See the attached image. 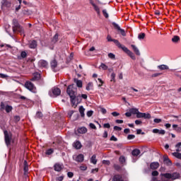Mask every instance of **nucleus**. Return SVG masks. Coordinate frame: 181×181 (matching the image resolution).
<instances>
[{
    "instance_id": "nucleus-1",
    "label": "nucleus",
    "mask_w": 181,
    "mask_h": 181,
    "mask_svg": "<svg viewBox=\"0 0 181 181\" xmlns=\"http://www.w3.org/2000/svg\"><path fill=\"white\" fill-rule=\"evenodd\" d=\"M66 93L71 99L73 98L75 95H77V86L74 84L69 85L67 87Z\"/></svg>"
},
{
    "instance_id": "nucleus-2",
    "label": "nucleus",
    "mask_w": 181,
    "mask_h": 181,
    "mask_svg": "<svg viewBox=\"0 0 181 181\" xmlns=\"http://www.w3.org/2000/svg\"><path fill=\"white\" fill-rule=\"evenodd\" d=\"M161 176L165 177V179H171V180H176V179L180 178V173L175 172L171 173H161Z\"/></svg>"
},
{
    "instance_id": "nucleus-3",
    "label": "nucleus",
    "mask_w": 181,
    "mask_h": 181,
    "mask_svg": "<svg viewBox=\"0 0 181 181\" xmlns=\"http://www.w3.org/2000/svg\"><path fill=\"white\" fill-rule=\"evenodd\" d=\"M13 33H16L17 32H20V33H22L23 32V28L22 26H21V24H19V22L16 19H13Z\"/></svg>"
},
{
    "instance_id": "nucleus-4",
    "label": "nucleus",
    "mask_w": 181,
    "mask_h": 181,
    "mask_svg": "<svg viewBox=\"0 0 181 181\" xmlns=\"http://www.w3.org/2000/svg\"><path fill=\"white\" fill-rule=\"evenodd\" d=\"M4 141L6 146H11V142H12V134L7 132V130L4 131Z\"/></svg>"
},
{
    "instance_id": "nucleus-5",
    "label": "nucleus",
    "mask_w": 181,
    "mask_h": 181,
    "mask_svg": "<svg viewBox=\"0 0 181 181\" xmlns=\"http://www.w3.org/2000/svg\"><path fill=\"white\" fill-rule=\"evenodd\" d=\"M119 49H122L124 53H126L132 60H136V57H135V54H134V52H132L131 50H129L127 47L124 45H121V47Z\"/></svg>"
},
{
    "instance_id": "nucleus-6",
    "label": "nucleus",
    "mask_w": 181,
    "mask_h": 181,
    "mask_svg": "<svg viewBox=\"0 0 181 181\" xmlns=\"http://www.w3.org/2000/svg\"><path fill=\"white\" fill-rule=\"evenodd\" d=\"M82 100L83 98H81V95H80L74 96L72 98H71L72 106L74 107L75 105V107H77V105L81 103Z\"/></svg>"
},
{
    "instance_id": "nucleus-7",
    "label": "nucleus",
    "mask_w": 181,
    "mask_h": 181,
    "mask_svg": "<svg viewBox=\"0 0 181 181\" xmlns=\"http://www.w3.org/2000/svg\"><path fill=\"white\" fill-rule=\"evenodd\" d=\"M61 93L62 90L60 88L54 87L49 92V95H50V97H57L58 95H60Z\"/></svg>"
},
{
    "instance_id": "nucleus-8",
    "label": "nucleus",
    "mask_w": 181,
    "mask_h": 181,
    "mask_svg": "<svg viewBox=\"0 0 181 181\" xmlns=\"http://www.w3.org/2000/svg\"><path fill=\"white\" fill-rule=\"evenodd\" d=\"M25 86L32 93H36V87H35V85L32 82L26 81L25 83Z\"/></svg>"
},
{
    "instance_id": "nucleus-9",
    "label": "nucleus",
    "mask_w": 181,
    "mask_h": 181,
    "mask_svg": "<svg viewBox=\"0 0 181 181\" xmlns=\"http://www.w3.org/2000/svg\"><path fill=\"white\" fill-rule=\"evenodd\" d=\"M112 26L117 30L118 32H120L122 36H127V33H125V30L122 29L121 27L117 23L113 22L112 23Z\"/></svg>"
},
{
    "instance_id": "nucleus-10",
    "label": "nucleus",
    "mask_w": 181,
    "mask_h": 181,
    "mask_svg": "<svg viewBox=\"0 0 181 181\" xmlns=\"http://www.w3.org/2000/svg\"><path fill=\"white\" fill-rule=\"evenodd\" d=\"M64 169V165L62 163H57L54 165V170L55 172H62Z\"/></svg>"
},
{
    "instance_id": "nucleus-11",
    "label": "nucleus",
    "mask_w": 181,
    "mask_h": 181,
    "mask_svg": "<svg viewBox=\"0 0 181 181\" xmlns=\"http://www.w3.org/2000/svg\"><path fill=\"white\" fill-rule=\"evenodd\" d=\"M89 1H90V5H92V6H93V9H94V11H95L98 16H100V15H101V11H100V7H98V6H97L93 0H89Z\"/></svg>"
},
{
    "instance_id": "nucleus-12",
    "label": "nucleus",
    "mask_w": 181,
    "mask_h": 181,
    "mask_svg": "<svg viewBox=\"0 0 181 181\" xmlns=\"http://www.w3.org/2000/svg\"><path fill=\"white\" fill-rule=\"evenodd\" d=\"M107 42H113L116 45V46H117V47H121L122 45L119 43V41H118V40L112 39L111 37V35H107Z\"/></svg>"
},
{
    "instance_id": "nucleus-13",
    "label": "nucleus",
    "mask_w": 181,
    "mask_h": 181,
    "mask_svg": "<svg viewBox=\"0 0 181 181\" xmlns=\"http://www.w3.org/2000/svg\"><path fill=\"white\" fill-rule=\"evenodd\" d=\"M28 47L30 49H36L37 47V41L35 40L30 41L28 44Z\"/></svg>"
},
{
    "instance_id": "nucleus-14",
    "label": "nucleus",
    "mask_w": 181,
    "mask_h": 181,
    "mask_svg": "<svg viewBox=\"0 0 181 181\" xmlns=\"http://www.w3.org/2000/svg\"><path fill=\"white\" fill-rule=\"evenodd\" d=\"M163 162L165 165H167L168 166H172V160H170V159H169V157H168V156L165 155L163 156Z\"/></svg>"
},
{
    "instance_id": "nucleus-15",
    "label": "nucleus",
    "mask_w": 181,
    "mask_h": 181,
    "mask_svg": "<svg viewBox=\"0 0 181 181\" xmlns=\"http://www.w3.org/2000/svg\"><path fill=\"white\" fill-rule=\"evenodd\" d=\"M159 166L160 164L158 162H152L151 163H150V169H151L152 170H156V169H158Z\"/></svg>"
},
{
    "instance_id": "nucleus-16",
    "label": "nucleus",
    "mask_w": 181,
    "mask_h": 181,
    "mask_svg": "<svg viewBox=\"0 0 181 181\" xmlns=\"http://www.w3.org/2000/svg\"><path fill=\"white\" fill-rule=\"evenodd\" d=\"M112 181H127V180H124L122 175L119 174H117L113 176Z\"/></svg>"
},
{
    "instance_id": "nucleus-17",
    "label": "nucleus",
    "mask_w": 181,
    "mask_h": 181,
    "mask_svg": "<svg viewBox=\"0 0 181 181\" xmlns=\"http://www.w3.org/2000/svg\"><path fill=\"white\" fill-rule=\"evenodd\" d=\"M40 80V74L35 72L33 74V78L30 79L31 81H39Z\"/></svg>"
},
{
    "instance_id": "nucleus-18",
    "label": "nucleus",
    "mask_w": 181,
    "mask_h": 181,
    "mask_svg": "<svg viewBox=\"0 0 181 181\" xmlns=\"http://www.w3.org/2000/svg\"><path fill=\"white\" fill-rule=\"evenodd\" d=\"M50 66H51L52 70H53V71H56V67H57V61L56 59H53L50 62Z\"/></svg>"
},
{
    "instance_id": "nucleus-19",
    "label": "nucleus",
    "mask_w": 181,
    "mask_h": 181,
    "mask_svg": "<svg viewBox=\"0 0 181 181\" xmlns=\"http://www.w3.org/2000/svg\"><path fill=\"white\" fill-rule=\"evenodd\" d=\"M23 170H24V175H28V173H29V164H28L27 160L24 161Z\"/></svg>"
},
{
    "instance_id": "nucleus-20",
    "label": "nucleus",
    "mask_w": 181,
    "mask_h": 181,
    "mask_svg": "<svg viewBox=\"0 0 181 181\" xmlns=\"http://www.w3.org/2000/svg\"><path fill=\"white\" fill-rule=\"evenodd\" d=\"M76 162H79L81 163V162L84 161V155L83 154H79L78 155L76 158H75Z\"/></svg>"
},
{
    "instance_id": "nucleus-21",
    "label": "nucleus",
    "mask_w": 181,
    "mask_h": 181,
    "mask_svg": "<svg viewBox=\"0 0 181 181\" xmlns=\"http://www.w3.org/2000/svg\"><path fill=\"white\" fill-rule=\"evenodd\" d=\"M131 47L133 49L135 54H136V56H141V52H139V49H138V47L136 46H135L134 45H132Z\"/></svg>"
},
{
    "instance_id": "nucleus-22",
    "label": "nucleus",
    "mask_w": 181,
    "mask_h": 181,
    "mask_svg": "<svg viewBox=\"0 0 181 181\" xmlns=\"http://www.w3.org/2000/svg\"><path fill=\"white\" fill-rule=\"evenodd\" d=\"M73 146L75 149H81L82 145L79 141H76L74 143Z\"/></svg>"
},
{
    "instance_id": "nucleus-23",
    "label": "nucleus",
    "mask_w": 181,
    "mask_h": 181,
    "mask_svg": "<svg viewBox=\"0 0 181 181\" xmlns=\"http://www.w3.org/2000/svg\"><path fill=\"white\" fill-rule=\"evenodd\" d=\"M59 42V34L56 33L52 39V45H56Z\"/></svg>"
},
{
    "instance_id": "nucleus-24",
    "label": "nucleus",
    "mask_w": 181,
    "mask_h": 181,
    "mask_svg": "<svg viewBox=\"0 0 181 181\" xmlns=\"http://www.w3.org/2000/svg\"><path fill=\"white\" fill-rule=\"evenodd\" d=\"M38 64H39V66H40L41 67H47V66H48V63H47V62H46V61H45V60H43V59H42V60H40L39 62H38Z\"/></svg>"
},
{
    "instance_id": "nucleus-25",
    "label": "nucleus",
    "mask_w": 181,
    "mask_h": 181,
    "mask_svg": "<svg viewBox=\"0 0 181 181\" xmlns=\"http://www.w3.org/2000/svg\"><path fill=\"white\" fill-rule=\"evenodd\" d=\"M122 166H124V165H119L118 164H114L113 165V168H114L115 170H117V172H121V170H122Z\"/></svg>"
},
{
    "instance_id": "nucleus-26",
    "label": "nucleus",
    "mask_w": 181,
    "mask_h": 181,
    "mask_svg": "<svg viewBox=\"0 0 181 181\" xmlns=\"http://www.w3.org/2000/svg\"><path fill=\"white\" fill-rule=\"evenodd\" d=\"M84 111H86V109L84 108V107L80 106L79 107V112H80L81 117L82 118H84V117L86 116V115L84 114Z\"/></svg>"
},
{
    "instance_id": "nucleus-27",
    "label": "nucleus",
    "mask_w": 181,
    "mask_h": 181,
    "mask_svg": "<svg viewBox=\"0 0 181 181\" xmlns=\"http://www.w3.org/2000/svg\"><path fill=\"white\" fill-rule=\"evenodd\" d=\"M78 134H86L87 132V128L82 127L78 129Z\"/></svg>"
},
{
    "instance_id": "nucleus-28",
    "label": "nucleus",
    "mask_w": 181,
    "mask_h": 181,
    "mask_svg": "<svg viewBox=\"0 0 181 181\" xmlns=\"http://www.w3.org/2000/svg\"><path fill=\"white\" fill-rule=\"evenodd\" d=\"M119 163H120L122 166H124V165H125V162H126L125 156H121L119 158Z\"/></svg>"
},
{
    "instance_id": "nucleus-29",
    "label": "nucleus",
    "mask_w": 181,
    "mask_h": 181,
    "mask_svg": "<svg viewBox=\"0 0 181 181\" xmlns=\"http://www.w3.org/2000/svg\"><path fill=\"white\" fill-rule=\"evenodd\" d=\"M74 82L76 83V86L79 88L83 87V81H81V80L74 79Z\"/></svg>"
},
{
    "instance_id": "nucleus-30",
    "label": "nucleus",
    "mask_w": 181,
    "mask_h": 181,
    "mask_svg": "<svg viewBox=\"0 0 181 181\" xmlns=\"http://www.w3.org/2000/svg\"><path fill=\"white\" fill-rule=\"evenodd\" d=\"M141 153V151L139 149H134L132 152L133 156H138Z\"/></svg>"
},
{
    "instance_id": "nucleus-31",
    "label": "nucleus",
    "mask_w": 181,
    "mask_h": 181,
    "mask_svg": "<svg viewBox=\"0 0 181 181\" xmlns=\"http://www.w3.org/2000/svg\"><path fill=\"white\" fill-rule=\"evenodd\" d=\"M157 67L159 69V70H169V66L165 64L158 65Z\"/></svg>"
},
{
    "instance_id": "nucleus-32",
    "label": "nucleus",
    "mask_w": 181,
    "mask_h": 181,
    "mask_svg": "<svg viewBox=\"0 0 181 181\" xmlns=\"http://www.w3.org/2000/svg\"><path fill=\"white\" fill-rule=\"evenodd\" d=\"M2 6H6V8H11L12 3L11 1L1 2Z\"/></svg>"
},
{
    "instance_id": "nucleus-33",
    "label": "nucleus",
    "mask_w": 181,
    "mask_h": 181,
    "mask_svg": "<svg viewBox=\"0 0 181 181\" xmlns=\"http://www.w3.org/2000/svg\"><path fill=\"white\" fill-rule=\"evenodd\" d=\"M97 156L95 155H93L90 158V163H93V165H97Z\"/></svg>"
},
{
    "instance_id": "nucleus-34",
    "label": "nucleus",
    "mask_w": 181,
    "mask_h": 181,
    "mask_svg": "<svg viewBox=\"0 0 181 181\" xmlns=\"http://www.w3.org/2000/svg\"><path fill=\"white\" fill-rule=\"evenodd\" d=\"M6 112H7V114H9V112H12V110H13V107L11 105H6Z\"/></svg>"
},
{
    "instance_id": "nucleus-35",
    "label": "nucleus",
    "mask_w": 181,
    "mask_h": 181,
    "mask_svg": "<svg viewBox=\"0 0 181 181\" xmlns=\"http://www.w3.org/2000/svg\"><path fill=\"white\" fill-rule=\"evenodd\" d=\"M180 41V37H179L178 35H175L173 38H172V42L173 43H177V42Z\"/></svg>"
},
{
    "instance_id": "nucleus-36",
    "label": "nucleus",
    "mask_w": 181,
    "mask_h": 181,
    "mask_svg": "<svg viewBox=\"0 0 181 181\" xmlns=\"http://www.w3.org/2000/svg\"><path fill=\"white\" fill-rule=\"evenodd\" d=\"M93 82H89V83L87 84L86 87V90L87 91H90V90H91V88H93Z\"/></svg>"
},
{
    "instance_id": "nucleus-37",
    "label": "nucleus",
    "mask_w": 181,
    "mask_h": 181,
    "mask_svg": "<svg viewBox=\"0 0 181 181\" xmlns=\"http://www.w3.org/2000/svg\"><path fill=\"white\" fill-rule=\"evenodd\" d=\"M145 36H146V35L145 34V33H141L139 34V35H138V39H139V40H142L143 39H145Z\"/></svg>"
},
{
    "instance_id": "nucleus-38",
    "label": "nucleus",
    "mask_w": 181,
    "mask_h": 181,
    "mask_svg": "<svg viewBox=\"0 0 181 181\" xmlns=\"http://www.w3.org/2000/svg\"><path fill=\"white\" fill-rule=\"evenodd\" d=\"M152 117L151 116V114L149 113H144L143 115V118H144V119H151Z\"/></svg>"
},
{
    "instance_id": "nucleus-39",
    "label": "nucleus",
    "mask_w": 181,
    "mask_h": 181,
    "mask_svg": "<svg viewBox=\"0 0 181 181\" xmlns=\"http://www.w3.org/2000/svg\"><path fill=\"white\" fill-rule=\"evenodd\" d=\"M102 12H103V16H105V18L106 19H108L110 18V16L108 15V13L107 12V9H103Z\"/></svg>"
},
{
    "instance_id": "nucleus-40",
    "label": "nucleus",
    "mask_w": 181,
    "mask_h": 181,
    "mask_svg": "<svg viewBox=\"0 0 181 181\" xmlns=\"http://www.w3.org/2000/svg\"><path fill=\"white\" fill-rule=\"evenodd\" d=\"M129 111L131 112L132 114H136V115L138 114V112H139V110L136 108H131L129 110Z\"/></svg>"
},
{
    "instance_id": "nucleus-41",
    "label": "nucleus",
    "mask_w": 181,
    "mask_h": 181,
    "mask_svg": "<svg viewBox=\"0 0 181 181\" xmlns=\"http://www.w3.org/2000/svg\"><path fill=\"white\" fill-rule=\"evenodd\" d=\"M99 68L103 69V70H108V66H107L104 63H101V64L100 65Z\"/></svg>"
},
{
    "instance_id": "nucleus-42",
    "label": "nucleus",
    "mask_w": 181,
    "mask_h": 181,
    "mask_svg": "<svg viewBox=\"0 0 181 181\" xmlns=\"http://www.w3.org/2000/svg\"><path fill=\"white\" fill-rule=\"evenodd\" d=\"M54 152V150L53 148H49L46 151L45 154L46 155H52Z\"/></svg>"
},
{
    "instance_id": "nucleus-43",
    "label": "nucleus",
    "mask_w": 181,
    "mask_h": 181,
    "mask_svg": "<svg viewBox=\"0 0 181 181\" xmlns=\"http://www.w3.org/2000/svg\"><path fill=\"white\" fill-rule=\"evenodd\" d=\"M35 117L40 119L43 117V113L42 112H37Z\"/></svg>"
},
{
    "instance_id": "nucleus-44",
    "label": "nucleus",
    "mask_w": 181,
    "mask_h": 181,
    "mask_svg": "<svg viewBox=\"0 0 181 181\" xmlns=\"http://www.w3.org/2000/svg\"><path fill=\"white\" fill-rule=\"evenodd\" d=\"M27 56H28V53H26L25 51H22V52H21V57L23 59L26 58Z\"/></svg>"
},
{
    "instance_id": "nucleus-45",
    "label": "nucleus",
    "mask_w": 181,
    "mask_h": 181,
    "mask_svg": "<svg viewBox=\"0 0 181 181\" xmlns=\"http://www.w3.org/2000/svg\"><path fill=\"white\" fill-rule=\"evenodd\" d=\"M108 58L112 59V60H114V59H115V54L110 52L108 54Z\"/></svg>"
},
{
    "instance_id": "nucleus-46",
    "label": "nucleus",
    "mask_w": 181,
    "mask_h": 181,
    "mask_svg": "<svg viewBox=\"0 0 181 181\" xmlns=\"http://www.w3.org/2000/svg\"><path fill=\"white\" fill-rule=\"evenodd\" d=\"M144 113L140 112L139 111L136 115V118H144Z\"/></svg>"
},
{
    "instance_id": "nucleus-47",
    "label": "nucleus",
    "mask_w": 181,
    "mask_h": 181,
    "mask_svg": "<svg viewBox=\"0 0 181 181\" xmlns=\"http://www.w3.org/2000/svg\"><path fill=\"white\" fill-rule=\"evenodd\" d=\"M93 114H94V112L93 110H89L87 112L86 115L90 117L93 116Z\"/></svg>"
},
{
    "instance_id": "nucleus-48",
    "label": "nucleus",
    "mask_w": 181,
    "mask_h": 181,
    "mask_svg": "<svg viewBox=\"0 0 181 181\" xmlns=\"http://www.w3.org/2000/svg\"><path fill=\"white\" fill-rule=\"evenodd\" d=\"M115 73H112L111 74V79H110V81H115Z\"/></svg>"
},
{
    "instance_id": "nucleus-49",
    "label": "nucleus",
    "mask_w": 181,
    "mask_h": 181,
    "mask_svg": "<svg viewBox=\"0 0 181 181\" xmlns=\"http://www.w3.org/2000/svg\"><path fill=\"white\" fill-rule=\"evenodd\" d=\"M153 122H155L156 124H160V122H162V119L156 118L153 119Z\"/></svg>"
},
{
    "instance_id": "nucleus-50",
    "label": "nucleus",
    "mask_w": 181,
    "mask_h": 181,
    "mask_svg": "<svg viewBox=\"0 0 181 181\" xmlns=\"http://www.w3.org/2000/svg\"><path fill=\"white\" fill-rule=\"evenodd\" d=\"M89 127L90 128H91V129H97V127H95V124H94L93 123H90Z\"/></svg>"
},
{
    "instance_id": "nucleus-51",
    "label": "nucleus",
    "mask_w": 181,
    "mask_h": 181,
    "mask_svg": "<svg viewBox=\"0 0 181 181\" xmlns=\"http://www.w3.org/2000/svg\"><path fill=\"white\" fill-rule=\"evenodd\" d=\"M103 165H107V166H110V165H111V162H110V160H104L103 161Z\"/></svg>"
},
{
    "instance_id": "nucleus-52",
    "label": "nucleus",
    "mask_w": 181,
    "mask_h": 181,
    "mask_svg": "<svg viewBox=\"0 0 181 181\" xmlns=\"http://www.w3.org/2000/svg\"><path fill=\"white\" fill-rule=\"evenodd\" d=\"M152 176H158L159 175V172H158L157 170H153L151 173Z\"/></svg>"
},
{
    "instance_id": "nucleus-53",
    "label": "nucleus",
    "mask_w": 181,
    "mask_h": 181,
    "mask_svg": "<svg viewBox=\"0 0 181 181\" xmlns=\"http://www.w3.org/2000/svg\"><path fill=\"white\" fill-rule=\"evenodd\" d=\"M15 122H19L21 121V117L19 116H15L14 117Z\"/></svg>"
},
{
    "instance_id": "nucleus-54",
    "label": "nucleus",
    "mask_w": 181,
    "mask_h": 181,
    "mask_svg": "<svg viewBox=\"0 0 181 181\" xmlns=\"http://www.w3.org/2000/svg\"><path fill=\"white\" fill-rule=\"evenodd\" d=\"M103 128L110 129V128H111V125L110 124V123H105V124H103Z\"/></svg>"
},
{
    "instance_id": "nucleus-55",
    "label": "nucleus",
    "mask_w": 181,
    "mask_h": 181,
    "mask_svg": "<svg viewBox=\"0 0 181 181\" xmlns=\"http://www.w3.org/2000/svg\"><path fill=\"white\" fill-rule=\"evenodd\" d=\"M110 141H114L115 142H117V141H118V139H117V137H115V136H112L110 137Z\"/></svg>"
},
{
    "instance_id": "nucleus-56",
    "label": "nucleus",
    "mask_w": 181,
    "mask_h": 181,
    "mask_svg": "<svg viewBox=\"0 0 181 181\" xmlns=\"http://www.w3.org/2000/svg\"><path fill=\"white\" fill-rule=\"evenodd\" d=\"M73 114H74V111H73V110L69 111V112H68V117H69V118H71V117H73Z\"/></svg>"
},
{
    "instance_id": "nucleus-57",
    "label": "nucleus",
    "mask_w": 181,
    "mask_h": 181,
    "mask_svg": "<svg viewBox=\"0 0 181 181\" xmlns=\"http://www.w3.org/2000/svg\"><path fill=\"white\" fill-rule=\"evenodd\" d=\"M98 80L100 83V84L98 85V87H101L104 84V81L100 78H98Z\"/></svg>"
},
{
    "instance_id": "nucleus-58",
    "label": "nucleus",
    "mask_w": 181,
    "mask_h": 181,
    "mask_svg": "<svg viewBox=\"0 0 181 181\" xmlns=\"http://www.w3.org/2000/svg\"><path fill=\"white\" fill-rule=\"evenodd\" d=\"M135 139V135L134 134H129L127 136V139Z\"/></svg>"
},
{
    "instance_id": "nucleus-59",
    "label": "nucleus",
    "mask_w": 181,
    "mask_h": 181,
    "mask_svg": "<svg viewBox=\"0 0 181 181\" xmlns=\"http://www.w3.org/2000/svg\"><path fill=\"white\" fill-rule=\"evenodd\" d=\"M0 78H8V75L4 74H0Z\"/></svg>"
},
{
    "instance_id": "nucleus-60",
    "label": "nucleus",
    "mask_w": 181,
    "mask_h": 181,
    "mask_svg": "<svg viewBox=\"0 0 181 181\" xmlns=\"http://www.w3.org/2000/svg\"><path fill=\"white\" fill-rule=\"evenodd\" d=\"M114 129H115V131H122V128H121L118 126H115Z\"/></svg>"
},
{
    "instance_id": "nucleus-61",
    "label": "nucleus",
    "mask_w": 181,
    "mask_h": 181,
    "mask_svg": "<svg viewBox=\"0 0 181 181\" xmlns=\"http://www.w3.org/2000/svg\"><path fill=\"white\" fill-rule=\"evenodd\" d=\"M159 76H162V74L161 73H156V74H153L151 77H159Z\"/></svg>"
},
{
    "instance_id": "nucleus-62",
    "label": "nucleus",
    "mask_w": 181,
    "mask_h": 181,
    "mask_svg": "<svg viewBox=\"0 0 181 181\" xmlns=\"http://www.w3.org/2000/svg\"><path fill=\"white\" fill-rule=\"evenodd\" d=\"M67 176H68V177L71 178V177H73L74 176V174L73 173H71V172H68Z\"/></svg>"
},
{
    "instance_id": "nucleus-63",
    "label": "nucleus",
    "mask_w": 181,
    "mask_h": 181,
    "mask_svg": "<svg viewBox=\"0 0 181 181\" xmlns=\"http://www.w3.org/2000/svg\"><path fill=\"white\" fill-rule=\"evenodd\" d=\"M135 124H136V125H141V124H142V121H141L139 119H136V120H135Z\"/></svg>"
},
{
    "instance_id": "nucleus-64",
    "label": "nucleus",
    "mask_w": 181,
    "mask_h": 181,
    "mask_svg": "<svg viewBox=\"0 0 181 181\" xmlns=\"http://www.w3.org/2000/svg\"><path fill=\"white\" fill-rule=\"evenodd\" d=\"M112 115L113 117H118V115H119V113H118L117 112H112Z\"/></svg>"
}]
</instances>
